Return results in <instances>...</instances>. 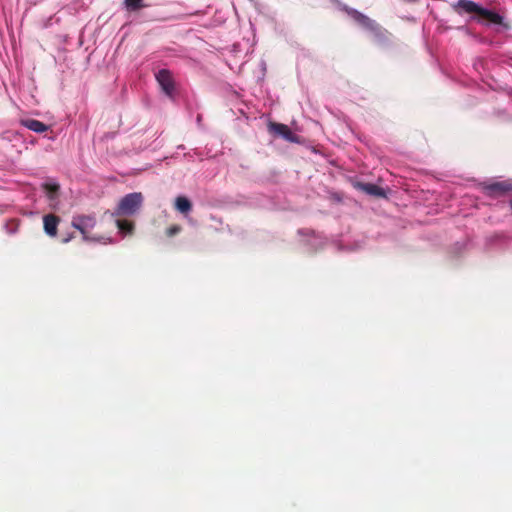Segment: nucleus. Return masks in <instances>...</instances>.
Instances as JSON below:
<instances>
[{
	"label": "nucleus",
	"mask_w": 512,
	"mask_h": 512,
	"mask_svg": "<svg viewBox=\"0 0 512 512\" xmlns=\"http://www.w3.org/2000/svg\"><path fill=\"white\" fill-rule=\"evenodd\" d=\"M458 7L463 9L467 13H476L478 14L482 19L498 24L501 22V17L496 12H493L487 8L481 7L479 4L471 1V0H459L458 1Z\"/></svg>",
	"instance_id": "nucleus-1"
},
{
	"label": "nucleus",
	"mask_w": 512,
	"mask_h": 512,
	"mask_svg": "<svg viewBox=\"0 0 512 512\" xmlns=\"http://www.w3.org/2000/svg\"><path fill=\"white\" fill-rule=\"evenodd\" d=\"M142 202L143 196L141 193L134 192L127 194L120 200L117 206L116 214L133 215L139 210V208L142 205Z\"/></svg>",
	"instance_id": "nucleus-2"
},
{
	"label": "nucleus",
	"mask_w": 512,
	"mask_h": 512,
	"mask_svg": "<svg viewBox=\"0 0 512 512\" xmlns=\"http://www.w3.org/2000/svg\"><path fill=\"white\" fill-rule=\"evenodd\" d=\"M344 10L363 29H365L373 34L379 33L378 24L374 20H372L368 16H366L365 14L359 12L356 9L348 8V7H345Z\"/></svg>",
	"instance_id": "nucleus-3"
},
{
	"label": "nucleus",
	"mask_w": 512,
	"mask_h": 512,
	"mask_svg": "<svg viewBox=\"0 0 512 512\" xmlns=\"http://www.w3.org/2000/svg\"><path fill=\"white\" fill-rule=\"evenodd\" d=\"M344 10L363 29H365L373 34L379 33L378 24L374 20H372L368 16H366L365 14L359 12L356 9L348 8V7H345Z\"/></svg>",
	"instance_id": "nucleus-4"
},
{
	"label": "nucleus",
	"mask_w": 512,
	"mask_h": 512,
	"mask_svg": "<svg viewBox=\"0 0 512 512\" xmlns=\"http://www.w3.org/2000/svg\"><path fill=\"white\" fill-rule=\"evenodd\" d=\"M96 225V219L93 215H76L72 219V226L79 230L84 239H89V233Z\"/></svg>",
	"instance_id": "nucleus-5"
},
{
	"label": "nucleus",
	"mask_w": 512,
	"mask_h": 512,
	"mask_svg": "<svg viewBox=\"0 0 512 512\" xmlns=\"http://www.w3.org/2000/svg\"><path fill=\"white\" fill-rule=\"evenodd\" d=\"M269 130L272 133L281 136L282 138L289 142H300L299 136L285 124L271 123L269 125Z\"/></svg>",
	"instance_id": "nucleus-6"
},
{
	"label": "nucleus",
	"mask_w": 512,
	"mask_h": 512,
	"mask_svg": "<svg viewBox=\"0 0 512 512\" xmlns=\"http://www.w3.org/2000/svg\"><path fill=\"white\" fill-rule=\"evenodd\" d=\"M156 79L165 91L166 94L171 95L174 89L173 86V78L171 73L168 70H160L157 75Z\"/></svg>",
	"instance_id": "nucleus-7"
},
{
	"label": "nucleus",
	"mask_w": 512,
	"mask_h": 512,
	"mask_svg": "<svg viewBox=\"0 0 512 512\" xmlns=\"http://www.w3.org/2000/svg\"><path fill=\"white\" fill-rule=\"evenodd\" d=\"M44 230L49 236H56L59 218L53 214L45 215L43 218Z\"/></svg>",
	"instance_id": "nucleus-8"
},
{
	"label": "nucleus",
	"mask_w": 512,
	"mask_h": 512,
	"mask_svg": "<svg viewBox=\"0 0 512 512\" xmlns=\"http://www.w3.org/2000/svg\"><path fill=\"white\" fill-rule=\"evenodd\" d=\"M21 124L31 131L42 133L47 131L48 127L41 121L35 119L22 120Z\"/></svg>",
	"instance_id": "nucleus-9"
},
{
	"label": "nucleus",
	"mask_w": 512,
	"mask_h": 512,
	"mask_svg": "<svg viewBox=\"0 0 512 512\" xmlns=\"http://www.w3.org/2000/svg\"><path fill=\"white\" fill-rule=\"evenodd\" d=\"M359 187L369 195L384 197V198L387 197L386 191L383 188H381L380 186H377L375 184H370V183L359 184Z\"/></svg>",
	"instance_id": "nucleus-10"
},
{
	"label": "nucleus",
	"mask_w": 512,
	"mask_h": 512,
	"mask_svg": "<svg viewBox=\"0 0 512 512\" xmlns=\"http://www.w3.org/2000/svg\"><path fill=\"white\" fill-rule=\"evenodd\" d=\"M175 208L182 214H188L192 205L187 197L178 196L175 200Z\"/></svg>",
	"instance_id": "nucleus-11"
},
{
	"label": "nucleus",
	"mask_w": 512,
	"mask_h": 512,
	"mask_svg": "<svg viewBox=\"0 0 512 512\" xmlns=\"http://www.w3.org/2000/svg\"><path fill=\"white\" fill-rule=\"evenodd\" d=\"M489 193H502L512 189L511 185L506 182H496L486 187Z\"/></svg>",
	"instance_id": "nucleus-12"
},
{
	"label": "nucleus",
	"mask_w": 512,
	"mask_h": 512,
	"mask_svg": "<svg viewBox=\"0 0 512 512\" xmlns=\"http://www.w3.org/2000/svg\"><path fill=\"white\" fill-rule=\"evenodd\" d=\"M45 191L50 199H54L59 189V185L54 181H47L43 184Z\"/></svg>",
	"instance_id": "nucleus-13"
},
{
	"label": "nucleus",
	"mask_w": 512,
	"mask_h": 512,
	"mask_svg": "<svg viewBox=\"0 0 512 512\" xmlns=\"http://www.w3.org/2000/svg\"><path fill=\"white\" fill-rule=\"evenodd\" d=\"M117 227L120 230V232L124 234L131 233L133 230V223L129 222L127 220H117Z\"/></svg>",
	"instance_id": "nucleus-14"
},
{
	"label": "nucleus",
	"mask_w": 512,
	"mask_h": 512,
	"mask_svg": "<svg viewBox=\"0 0 512 512\" xmlns=\"http://www.w3.org/2000/svg\"><path fill=\"white\" fill-rule=\"evenodd\" d=\"M142 0H125V5L130 10H138L141 8Z\"/></svg>",
	"instance_id": "nucleus-15"
},
{
	"label": "nucleus",
	"mask_w": 512,
	"mask_h": 512,
	"mask_svg": "<svg viewBox=\"0 0 512 512\" xmlns=\"http://www.w3.org/2000/svg\"><path fill=\"white\" fill-rule=\"evenodd\" d=\"M180 231H181V227L179 225H173L167 229L166 233L169 237H171V236H174L175 234L179 233Z\"/></svg>",
	"instance_id": "nucleus-16"
}]
</instances>
